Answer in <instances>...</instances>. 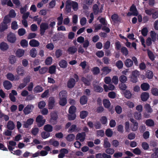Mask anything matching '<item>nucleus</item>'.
<instances>
[{
  "instance_id": "1",
  "label": "nucleus",
  "mask_w": 158,
  "mask_h": 158,
  "mask_svg": "<svg viewBox=\"0 0 158 158\" xmlns=\"http://www.w3.org/2000/svg\"><path fill=\"white\" fill-rule=\"evenodd\" d=\"M50 118L49 120L50 123L52 125L56 124L57 122L58 115L55 112H52L50 114Z\"/></svg>"
},
{
  "instance_id": "2",
  "label": "nucleus",
  "mask_w": 158,
  "mask_h": 158,
  "mask_svg": "<svg viewBox=\"0 0 158 158\" xmlns=\"http://www.w3.org/2000/svg\"><path fill=\"white\" fill-rule=\"evenodd\" d=\"M40 34L41 36L43 35L45 31L49 28V26L47 23H42L40 26Z\"/></svg>"
},
{
  "instance_id": "3",
  "label": "nucleus",
  "mask_w": 158,
  "mask_h": 158,
  "mask_svg": "<svg viewBox=\"0 0 158 158\" xmlns=\"http://www.w3.org/2000/svg\"><path fill=\"white\" fill-rule=\"evenodd\" d=\"M43 117L41 115H39L36 118V121L37 123V125L39 127L43 126L45 122V120L43 119Z\"/></svg>"
},
{
  "instance_id": "4",
  "label": "nucleus",
  "mask_w": 158,
  "mask_h": 158,
  "mask_svg": "<svg viewBox=\"0 0 158 158\" xmlns=\"http://www.w3.org/2000/svg\"><path fill=\"white\" fill-rule=\"evenodd\" d=\"M16 37L15 34L12 32H9L7 36V40L9 42L13 43L15 42L16 40Z\"/></svg>"
},
{
  "instance_id": "5",
  "label": "nucleus",
  "mask_w": 158,
  "mask_h": 158,
  "mask_svg": "<svg viewBox=\"0 0 158 158\" xmlns=\"http://www.w3.org/2000/svg\"><path fill=\"white\" fill-rule=\"evenodd\" d=\"M130 121L132 123L131 126V129L132 131H136L138 130V123L133 118H130Z\"/></svg>"
},
{
  "instance_id": "6",
  "label": "nucleus",
  "mask_w": 158,
  "mask_h": 158,
  "mask_svg": "<svg viewBox=\"0 0 158 158\" xmlns=\"http://www.w3.org/2000/svg\"><path fill=\"white\" fill-rule=\"evenodd\" d=\"M55 100L54 97H51L49 98L48 102V108L49 109H52L55 106Z\"/></svg>"
},
{
  "instance_id": "7",
  "label": "nucleus",
  "mask_w": 158,
  "mask_h": 158,
  "mask_svg": "<svg viewBox=\"0 0 158 158\" xmlns=\"http://www.w3.org/2000/svg\"><path fill=\"white\" fill-rule=\"evenodd\" d=\"M76 83L75 80L73 78H70L67 82V86L69 89H72L74 87Z\"/></svg>"
},
{
  "instance_id": "8",
  "label": "nucleus",
  "mask_w": 158,
  "mask_h": 158,
  "mask_svg": "<svg viewBox=\"0 0 158 158\" xmlns=\"http://www.w3.org/2000/svg\"><path fill=\"white\" fill-rule=\"evenodd\" d=\"M86 134L85 132H82L81 133H78L76 136V140H79L81 142H83L85 139Z\"/></svg>"
},
{
  "instance_id": "9",
  "label": "nucleus",
  "mask_w": 158,
  "mask_h": 158,
  "mask_svg": "<svg viewBox=\"0 0 158 158\" xmlns=\"http://www.w3.org/2000/svg\"><path fill=\"white\" fill-rule=\"evenodd\" d=\"M139 72L134 71L132 72V75L131 77L130 81L133 83H136L138 81L137 76Z\"/></svg>"
},
{
  "instance_id": "10",
  "label": "nucleus",
  "mask_w": 158,
  "mask_h": 158,
  "mask_svg": "<svg viewBox=\"0 0 158 158\" xmlns=\"http://www.w3.org/2000/svg\"><path fill=\"white\" fill-rule=\"evenodd\" d=\"M34 120L33 118H29L28 119L26 122H24V124L23 125L24 128H28L31 125L33 124Z\"/></svg>"
},
{
  "instance_id": "11",
  "label": "nucleus",
  "mask_w": 158,
  "mask_h": 158,
  "mask_svg": "<svg viewBox=\"0 0 158 158\" xmlns=\"http://www.w3.org/2000/svg\"><path fill=\"white\" fill-rule=\"evenodd\" d=\"M3 85L5 89L6 90L10 89L12 86L11 82L8 80H5L3 82Z\"/></svg>"
},
{
  "instance_id": "12",
  "label": "nucleus",
  "mask_w": 158,
  "mask_h": 158,
  "mask_svg": "<svg viewBox=\"0 0 158 158\" xmlns=\"http://www.w3.org/2000/svg\"><path fill=\"white\" fill-rule=\"evenodd\" d=\"M149 94L147 92H143L140 95L141 100L143 102L147 101L149 98Z\"/></svg>"
},
{
  "instance_id": "13",
  "label": "nucleus",
  "mask_w": 158,
  "mask_h": 158,
  "mask_svg": "<svg viewBox=\"0 0 158 158\" xmlns=\"http://www.w3.org/2000/svg\"><path fill=\"white\" fill-rule=\"evenodd\" d=\"M130 11L132 12L133 15L134 16H137L138 15V12L136 7L134 4L131 6Z\"/></svg>"
},
{
  "instance_id": "14",
  "label": "nucleus",
  "mask_w": 158,
  "mask_h": 158,
  "mask_svg": "<svg viewBox=\"0 0 158 158\" xmlns=\"http://www.w3.org/2000/svg\"><path fill=\"white\" fill-rule=\"evenodd\" d=\"M8 44L4 42H2L0 44V49L2 51L7 50L9 48Z\"/></svg>"
},
{
  "instance_id": "15",
  "label": "nucleus",
  "mask_w": 158,
  "mask_h": 158,
  "mask_svg": "<svg viewBox=\"0 0 158 158\" xmlns=\"http://www.w3.org/2000/svg\"><path fill=\"white\" fill-rule=\"evenodd\" d=\"M29 44L32 47H38L40 45V43L38 40L32 39L30 41Z\"/></svg>"
},
{
  "instance_id": "16",
  "label": "nucleus",
  "mask_w": 158,
  "mask_h": 158,
  "mask_svg": "<svg viewBox=\"0 0 158 158\" xmlns=\"http://www.w3.org/2000/svg\"><path fill=\"white\" fill-rule=\"evenodd\" d=\"M33 106L31 105H28L23 110L24 114L26 115L30 113L31 111V108Z\"/></svg>"
},
{
  "instance_id": "17",
  "label": "nucleus",
  "mask_w": 158,
  "mask_h": 158,
  "mask_svg": "<svg viewBox=\"0 0 158 158\" xmlns=\"http://www.w3.org/2000/svg\"><path fill=\"white\" fill-rule=\"evenodd\" d=\"M111 19L114 22H121V18L119 17L118 15L117 14H114L111 15Z\"/></svg>"
},
{
  "instance_id": "18",
  "label": "nucleus",
  "mask_w": 158,
  "mask_h": 158,
  "mask_svg": "<svg viewBox=\"0 0 158 158\" xmlns=\"http://www.w3.org/2000/svg\"><path fill=\"white\" fill-rule=\"evenodd\" d=\"M88 98L85 95L81 96L80 98V103L81 105H84L87 103L88 101Z\"/></svg>"
},
{
  "instance_id": "19",
  "label": "nucleus",
  "mask_w": 158,
  "mask_h": 158,
  "mask_svg": "<svg viewBox=\"0 0 158 158\" xmlns=\"http://www.w3.org/2000/svg\"><path fill=\"white\" fill-rule=\"evenodd\" d=\"M72 3L69 1H67L66 3L65 10L67 13L71 11Z\"/></svg>"
},
{
  "instance_id": "20",
  "label": "nucleus",
  "mask_w": 158,
  "mask_h": 158,
  "mask_svg": "<svg viewBox=\"0 0 158 158\" xmlns=\"http://www.w3.org/2000/svg\"><path fill=\"white\" fill-rule=\"evenodd\" d=\"M124 63L125 65L127 68H130L132 67L133 64V61L129 58L126 59Z\"/></svg>"
},
{
  "instance_id": "21",
  "label": "nucleus",
  "mask_w": 158,
  "mask_h": 158,
  "mask_svg": "<svg viewBox=\"0 0 158 158\" xmlns=\"http://www.w3.org/2000/svg\"><path fill=\"white\" fill-rule=\"evenodd\" d=\"M15 125L14 122L11 120L9 121L7 123V128L10 130H13L15 128Z\"/></svg>"
},
{
  "instance_id": "22",
  "label": "nucleus",
  "mask_w": 158,
  "mask_h": 158,
  "mask_svg": "<svg viewBox=\"0 0 158 158\" xmlns=\"http://www.w3.org/2000/svg\"><path fill=\"white\" fill-rule=\"evenodd\" d=\"M140 87L142 90L146 91L149 89L150 85L147 83H143L141 84Z\"/></svg>"
},
{
  "instance_id": "23",
  "label": "nucleus",
  "mask_w": 158,
  "mask_h": 158,
  "mask_svg": "<svg viewBox=\"0 0 158 158\" xmlns=\"http://www.w3.org/2000/svg\"><path fill=\"white\" fill-rule=\"evenodd\" d=\"M93 87L94 91L96 92L101 93L103 90V88L98 85L94 84L93 85Z\"/></svg>"
},
{
  "instance_id": "24",
  "label": "nucleus",
  "mask_w": 158,
  "mask_h": 158,
  "mask_svg": "<svg viewBox=\"0 0 158 158\" xmlns=\"http://www.w3.org/2000/svg\"><path fill=\"white\" fill-rule=\"evenodd\" d=\"M59 104L61 106H64L67 103V99L66 98H59Z\"/></svg>"
},
{
  "instance_id": "25",
  "label": "nucleus",
  "mask_w": 158,
  "mask_h": 158,
  "mask_svg": "<svg viewBox=\"0 0 158 158\" xmlns=\"http://www.w3.org/2000/svg\"><path fill=\"white\" fill-rule=\"evenodd\" d=\"M59 65L61 68L64 69L67 67L68 64L66 60H62L59 62Z\"/></svg>"
},
{
  "instance_id": "26",
  "label": "nucleus",
  "mask_w": 158,
  "mask_h": 158,
  "mask_svg": "<svg viewBox=\"0 0 158 158\" xmlns=\"http://www.w3.org/2000/svg\"><path fill=\"white\" fill-rule=\"evenodd\" d=\"M68 51L69 54L72 55L74 54L77 51V49L75 46L69 47L68 49Z\"/></svg>"
},
{
  "instance_id": "27",
  "label": "nucleus",
  "mask_w": 158,
  "mask_h": 158,
  "mask_svg": "<svg viewBox=\"0 0 158 158\" xmlns=\"http://www.w3.org/2000/svg\"><path fill=\"white\" fill-rule=\"evenodd\" d=\"M93 13L94 15H97L99 11V8L98 5L96 4H94L93 6Z\"/></svg>"
},
{
  "instance_id": "28",
  "label": "nucleus",
  "mask_w": 158,
  "mask_h": 158,
  "mask_svg": "<svg viewBox=\"0 0 158 158\" xmlns=\"http://www.w3.org/2000/svg\"><path fill=\"white\" fill-rule=\"evenodd\" d=\"M24 51L23 49H19L16 51V54L17 57H21L24 55Z\"/></svg>"
},
{
  "instance_id": "29",
  "label": "nucleus",
  "mask_w": 158,
  "mask_h": 158,
  "mask_svg": "<svg viewBox=\"0 0 158 158\" xmlns=\"http://www.w3.org/2000/svg\"><path fill=\"white\" fill-rule=\"evenodd\" d=\"M44 129L45 131L49 132L52 131L53 127L51 125L48 124L44 126Z\"/></svg>"
},
{
  "instance_id": "30",
  "label": "nucleus",
  "mask_w": 158,
  "mask_h": 158,
  "mask_svg": "<svg viewBox=\"0 0 158 158\" xmlns=\"http://www.w3.org/2000/svg\"><path fill=\"white\" fill-rule=\"evenodd\" d=\"M16 72L19 75L23 76L25 72L24 68L23 67H18L17 69Z\"/></svg>"
},
{
  "instance_id": "31",
  "label": "nucleus",
  "mask_w": 158,
  "mask_h": 158,
  "mask_svg": "<svg viewBox=\"0 0 158 158\" xmlns=\"http://www.w3.org/2000/svg\"><path fill=\"white\" fill-rule=\"evenodd\" d=\"M103 105L104 107L109 108L110 106V103L109 100L107 99H105L103 100Z\"/></svg>"
},
{
  "instance_id": "32",
  "label": "nucleus",
  "mask_w": 158,
  "mask_h": 158,
  "mask_svg": "<svg viewBox=\"0 0 158 158\" xmlns=\"http://www.w3.org/2000/svg\"><path fill=\"white\" fill-rule=\"evenodd\" d=\"M145 123L148 127H151L154 126L155 123L154 121L152 119H148L146 120Z\"/></svg>"
},
{
  "instance_id": "33",
  "label": "nucleus",
  "mask_w": 158,
  "mask_h": 158,
  "mask_svg": "<svg viewBox=\"0 0 158 158\" xmlns=\"http://www.w3.org/2000/svg\"><path fill=\"white\" fill-rule=\"evenodd\" d=\"M43 90V87L40 85H37L34 89V92L36 93L42 92Z\"/></svg>"
},
{
  "instance_id": "34",
  "label": "nucleus",
  "mask_w": 158,
  "mask_h": 158,
  "mask_svg": "<svg viewBox=\"0 0 158 158\" xmlns=\"http://www.w3.org/2000/svg\"><path fill=\"white\" fill-rule=\"evenodd\" d=\"M67 93L66 90H62L60 92L59 95V98H66L67 97Z\"/></svg>"
},
{
  "instance_id": "35",
  "label": "nucleus",
  "mask_w": 158,
  "mask_h": 158,
  "mask_svg": "<svg viewBox=\"0 0 158 158\" xmlns=\"http://www.w3.org/2000/svg\"><path fill=\"white\" fill-rule=\"evenodd\" d=\"M134 118L137 120H140L142 118V114L141 112L136 111L134 113Z\"/></svg>"
},
{
  "instance_id": "36",
  "label": "nucleus",
  "mask_w": 158,
  "mask_h": 158,
  "mask_svg": "<svg viewBox=\"0 0 158 158\" xmlns=\"http://www.w3.org/2000/svg\"><path fill=\"white\" fill-rule=\"evenodd\" d=\"M78 131V129L77 126L76 125H72L69 128L68 132L70 133H72L73 132H76Z\"/></svg>"
},
{
  "instance_id": "37",
  "label": "nucleus",
  "mask_w": 158,
  "mask_h": 158,
  "mask_svg": "<svg viewBox=\"0 0 158 158\" xmlns=\"http://www.w3.org/2000/svg\"><path fill=\"white\" fill-rule=\"evenodd\" d=\"M111 144L109 141H108L107 138L104 139V140L103 147L105 148H108L110 147Z\"/></svg>"
},
{
  "instance_id": "38",
  "label": "nucleus",
  "mask_w": 158,
  "mask_h": 158,
  "mask_svg": "<svg viewBox=\"0 0 158 158\" xmlns=\"http://www.w3.org/2000/svg\"><path fill=\"white\" fill-rule=\"evenodd\" d=\"M101 71H102L104 73L107 74L111 71V69L109 68L107 66H105L102 69Z\"/></svg>"
},
{
  "instance_id": "39",
  "label": "nucleus",
  "mask_w": 158,
  "mask_h": 158,
  "mask_svg": "<svg viewBox=\"0 0 158 158\" xmlns=\"http://www.w3.org/2000/svg\"><path fill=\"white\" fill-rule=\"evenodd\" d=\"M11 22V19L8 15H6L3 19V23L4 24H7Z\"/></svg>"
},
{
  "instance_id": "40",
  "label": "nucleus",
  "mask_w": 158,
  "mask_h": 158,
  "mask_svg": "<svg viewBox=\"0 0 158 158\" xmlns=\"http://www.w3.org/2000/svg\"><path fill=\"white\" fill-rule=\"evenodd\" d=\"M144 108L145 110V111H148V112H152L153 110L151 107L150 104L146 103L144 106Z\"/></svg>"
},
{
  "instance_id": "41",
  "label": "nucleus",
  "mask_w": 158,
  "mask_h": 158,
  "mask_svg": "<svg viewBox=\"0 0 158 158\" xmlns=\"http://www.w3.org/2000/svg\"><path fill=\"white\" fill-rule=\"evenodd\" d=\"M115 65L118 69H121L123 67V64L121 60H118L116 62Z\"/></svg>"
},
{
  "instance_id": "42",
  "label": "nucleus",
  "mask_w": 158,
  "mask_h": 158,
  "mask_svg": "<svg viewBox=\"0 0 158 158\" xmlns=\"http://www.w3.org/2000/svg\"><path fill=\"white\" fill-rule=\"evenodd\" d=\"M88 115V112L87 111L83 110L80 112V117L81 119L85 118Z\"/></svg>"
},
{
  "instance_id": "43",
  "label": "nucleus",
  "mask_w": 158,
  "mask_h": 158,
  "mask_svg": "<svg viewBox=\"0 0 158 158\" xmlns=\"http://www.w3.org/2000/svg\"><path fill=\"white\" fill-rule=\"evenodd\" d=\"M56 71V66L54 65L50 66L48 69V72L51 74L55 73Z\"/></svg>"
},
{
  "instance_id": "44",
  "label": "nucleus",
  "mask_w": 158,
  "mask_h": 158,
  "mask_svg": "<svg viewBox=\"0 0 158 158\" xmlns=\"http://www.w3.org/2000/svg\"><path fill=\"white\" fill-rule=\"evenodd\" d=\"M75 135L73 134H70L67 135L66 137V139L67 141L69 142L73 141L75 139Z\"/></svg>"
},
{
  "instance_id": "45",
  "label": "nucleus",
  "mask_w": 158,
  "mask_h": 158,
  "mask_svg": "<svg viewBox=\"0 0 158 158\" xmlns=\"http://www.w3.org/2000/svg\"><path fill=\"white\" fill-rule=\"evenodd\" d=\"M41 135L43 139H45L50 136V134L49 132L44 131L41 133Z\"/></svg>"
},
{
  "instance_id": "46",
  "label": "nucleus",
  "mask_w": 158,
  "mask_h": 158,
  "mask_svg": "<svg viewBox=\"0 0 158 158\" xmlns=\"http://www.w3.org/2000/svg\"><path fill=\"white\" fill-rule=\"evenodd\" d=\"M148 55L150 59L152 61L154 60V56L153 52L150 50H147Z\"/></svg>"
},
{
  "instance_id": "47",
  "label": "nucleus",
  "mask_w": 158,
  "mask_h": 158,
  "mask_svg": "<svg viewBox=\"0 0 158 158\" xmlns=\"http://www.w3.org/2000/svg\"><path fill=\"white\" fill-rule=\"evenodd\" d=\"M63 18L62 16V14H61L60 16H59L57 18V20H58V23H57V24L58 26H60L63 23Z\"/></svg>"
},
{
  "instance_id": "48",
  "label": "nucleus",
  "mask_w": 158,
  "mask_h": 158,
  "mask_svg": "<svg viewBox=\"0 0 158 158\" xmlns=\"http://www.w3.org/2000/svg\"><path fill=\"white\" fill-rule=\"evenodd\" d=\"M16 57L13 55H11L9 58V62L11 64H13L16 61Z\"/></svg>"
},
{
  "instance_id": "49",
  "label": "nucleus",
  "mask_w": 158,
  "mask_h": 158,
  "mask_svg": "<svg viewBox=\"0 0 158 158\" xmlns=\"http://www.w3.org/2000/svg\"><path fill=\"white\" fill-rule=\"evenodd\" d=\"M93 74L96 75L99 74L100 72L99 69L98 67L93 68L92 70Z\"/></svg>"
},
{
  "instance_id": "50",
  "label": "nucleus",
  "mask_w": 158,
  "mask_h": 158,
  "mask_svg": "<svg viewBox=\"0 0 158 158\" xmlns=\"http://www.w3.org/2000/svg\"><path fill=\"white\" fill-rule=\"evenodd\" d=\"M124 94L125 97L128 99H130L131 97V94L130 91L126 90L124 92Z\"/></svg>"
},
{
  "instance_id": "51",
  "label": "nucleus",
  "mask_w": 158,
  "mask_h": 158,
  "mask_svg": "<svg viewBox=\"0 0 158 158\" xmlns=\"http://www.w3.org/2000/svg\"><path fill=\"white\" fill-rule=\"evenodd\" d=\"M7 78L11 81H14V76L11 73H8L6 75Z\"/></svg>"
},
{
  "instance_id": "52",
  "label": "nucleus",
  "mask_w": 158,
  "mask_h": 158,
  "mask_svg": "<svg viewBox=\"0 0 158 158\" xmlns=\"http://www.w3.org/2000/svg\"><path fill=\"white\" fill-rule=\"evenodd\" d=\"M62 54V51L60 49H57L55 52V56L57 58H59Z\"/></svg>"
},
{
  "instance_id": "53",
  "label": "nucleus",
  "mask_w": 158,
  "mask_h": 158,
  "mask_svg": "<svg viewBox=\"0 0 158 158\" xmlns=\"http://www.w3.org/2000/svg\"><path fill=\"white\" fill-rule=\"evenodd\" d=\"M152 94L155 96H158V89L156 88H152L151 89Z\"/></svg>"
},
{
  "instance_id": "54",
  "label": "nucleus",
  "mask_w": 158,
  "mask_h": 158,
  "mask_svg": "<svg viewBox=\"0 0 158 158\" xmlns=\"http://www.w3.org/2000/svg\"><path fill=\"white\" fill-rule=\"evenodd\" d=\"M20 45L23 48L26 47L28 45V42L25 39L23 40L20 42Z\"/></svg>"
},
{
  "instance_id": "55",
  "label": "nucleus",
  "mask_w": 158,
  "mask_h": 158,
  "mask_svg": "<svg viewBox=\"0 0 158 158\" xmlns=\"http://www.w3.org/2000/svg\"><path fill=\"white\" fill-rule=\"evenodd\" d=\"M11 28L14 30H15L18 29V25L16 21H14L12 22L11 23Z\"/></svg>"
},
{
  "instance_id": "56",
  "label": "nucleus",
  "mask_w": 158,
  "mask_h": 158,
  "mask_svg": "<svg viewBox=\"0 0 158 158\" xmlns=\"http://www.w3.org/2000/svg\"><path fill=\"white\" fill-rule=\"evenodd\" d=\"M36 50L35 48H32L30 51V55L33 58L36 57Z\"/></svg>"
},
{
  "instance_id": "57",
  "label": "nucleus",
  "mask_w": 158,
  "mask_h": 158,
  "mask_svg": "<svg viewBox=\"0 0 158 158\" xmlns=\"http://www.w3.org/2000/svg\"><path fill=\"white\" fill-rule=\"evenodd\" d=\"M76 108L74 106H72L69 107V114H75Z\"/></svg>"
},
{
  "instance_id": "58",
  "label": "nucleus",
  "mask_w": 158,
  "mask_h": 158,
  "mask_svg": "<svg viewBox=\"0 0 158 158\" xmlns=\"http://www.w3.org/2000/svg\"><path fill=\"white\" fill-rule=\"evenodd\" d=\"M26 33L25 30L23 28H20L18 30V34L20 36L23 35Z\"/></svg>"
},
{
  "instance_id": "59",
  "label": "nucleus",
  "mask_w": 158,
  "mask_h": 158,
  "mask_svg": "<svg viewBox=\"0 0 158 158\" xmlns=\"http://www.w3.org/2000/svg\"><path fill=\"white\" fill-rule=\"evenodd\" d=\"M48 70V69L46 67H42L39 70V73L40 74H43L46 73Z\"/></svg>"
},
{
  "instance_id": "60",
  "label": "nucleus",
  "mask_w": 158,
  "mask_h": 158,
  "mask_svg": "<svg viewBox=\"0 0 158 158\" xmlns=\"http://www.w3.org/2000/svg\"><path fill=\"white\" fill-rule=\"evenodd\" d=\"M127 80V77L124 75H121L119 77V81L121 83H125Z\"/></svg>"
},
{
  "instance_id": "61",
  "label": "nucleus",
  "mask_w": 158,
  "mask_h": 158,
  "mask_svg": "<svg viewBox=\"0 0 158 158\" xmlns=\"http://www.w3.org/2000/svg\"><path fill=\"white\" fill-rule=\"evenodd\" d=\"M81 81L84 83L85 85L89 86L90 85L89 81L86 78L82 77L81 79Z\"/></svg>"
},
{
  "instance_id": "62",
  "label": "nucleus",
  "mask_w": 158,
  "mask_h": 158,
  "mask_svg": "<svg viewBox=\"0 0 158 158\" xmlns=\"http://www.w3.org/2000/svg\"><path fill=\"white\" fill-rule=\"evenodd\" d=\"M52 58L51 57H47L45 60V63L47 65H50L52 62Z\"/></svg>"
},
{
  "instance_id": "63",
  "label": "nucleus",
  "mask_w": 158,
  "mask_h": 158,
  "mask_svg": "<svg viewBox=\"0 0 158 158\" xmlns=\"http://www.w3.org/2000/svg\"><path fill=\"white\" fill-rule=\"evenodd\" d=\"M132 152L135 154L137 155H139L141 153V151L139 148H136L134 149H132Z\"/></svg>"
},
{
  "instance_id": "64",
  "label": "nucleus",
  "mask_w": 158,
  "mask_h": 158,
  "mask_svg": "<svg viewBox=\"0 0 158 158\" xmlns=\"http://www.w3.org/2000/svg\"><path fill=\"white\" fill-rule=\"evenodd\" d=\"M106 135L108 137H111L113 135V131L110 129H107L105 131Z\"/></svg>"
}]
</instances>
